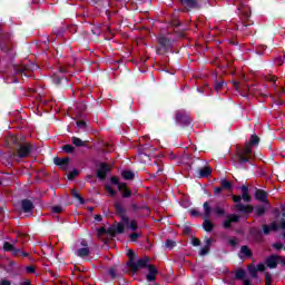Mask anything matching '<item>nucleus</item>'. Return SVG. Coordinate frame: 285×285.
I'll list each match as a JSON object with an SVG mask.
<instances>
[{
	"mask_svg": "<svg viewBox=\"0 0 285 285\" xmlns=\"http://www.w3.org/2000/svg\"><path fill=\"white\" fill-rule=\"evenodd\" d=\"M257 144H259V137L253 135L249 141L245 144V147L237 151V159L239 164H246L247 161H250V157H253L252 147L257 146Z\"/></svg>",
	"mask_w": 285,
	"mask_h": 285,
	"instance_id": "nucleus-1",
	"label": "nucleus"
},
{
	"mask_svg": "<svg viewBox=\"0 0 285 285\" xmlns=\"http://www.w3.org/2000/svg\"><path fill=\"white\" fill-rule=\"evenodd\" d=\"M129 228L130 230H137L138 225H137V220L135 219H129L126 216H122L121 218V223L111 226L107 229V233H109V235H111V237H115V235H117V233H124V227Z\"/></svg>",
	"mask_w": 285,
	"mask_h": 285,
	"instance_id": "nucleus-2",
	"label": "nucleus"
},
{
	"mask_svg": "<svg viewBox=\"0 0 285 285\" xmlns=\"http://www.w3.org/2000/svg\"><path fill=\"white\" fill-rule=\"evenodd\" d=\"M233 199L236 204V210L239 213H244V215H248V213H253V206L250 205H243L242 199L246 203L250 202V195H248V188L243 187V195L242 196H233Z\"/></svg>",
	"mask_w": 285,
	"mask_h": 285,
	"instance_id": "nucleus-3",
	"label": "nucleus"
},
{
	"mask_svg": "<svg viewBox=\"0 0 285 285\" xmlns=\"http://www.w3.org/2000/svg\"><path fill=\"white\" fill-rule=\"evenodd\" d=\"M127 257H129L128 266L134 273H137L139 268H146V264H148V257L140 258L136 262L135 252L131 249L127 252Z\"/></svg>",
	"mask_w": 285,
	"mask_h": 285,
	"instance_id": "nucleus-4",
	"label": "nucleus"
},
{
	"mask_svg": "<svg viewBox=\"0 0 285 285\" xmlns=\"http://www.w3.org/2000/svg\"><path fill=\"white\" fill-rule=\"evenodd\" d=\"M3 250L11 253V255H14L16 257H28V253H24L21 248L14 247V245L8 242L3 244Z\"/></svg>",
	"mask_w": 285,
	"mask_h": 285,
	"instance_id": "nucleus-5",
	"label": "nucleus"
},
{
	"mask_svg": "<svg viewBox=\"0 0 285 285\" xmlns=\"http://www.w3.org/2000/svg\"><path fill=\"white\" fill-rule=\"evenodd\" d=\"M30 150H32V146H30V144H22L18 151L13 155V159H16V161H19V159H23V157L30 155Z\"/></svg>",
	"mask_w": 285,
	"mask_h": 285,
	"instance_id": "nucleus-6",
	"label": "nucleus"
},
{
	"mask_svg": "<svg viewBox=\"0 0 285 285\" xmlns=\"http://www.w3.org/2000/svg\"><path fill=\"white\" fill-rule=\"evenodd\" d=\"M285 212L283 213V218L282 220L277 224V223H272L271 226L268 225H264L263 226V232L265 235H268V233H271V230H279L281 229H285Z\"/></svg>",
	"mask_w": 285,
	"mask_h": 285,
	"instance_id": "nucleus-7",
	"label": "nucleus"
},
{
	"mask_svg": "<svg viewBox=\"0 0 285 285\" xmlns=\"http://www.w3.org/2000/svg\"><path fill=\"white\" fill-rule=\"evenodd\" d=\"M76 255L78 257H88V255H90V249L86 240L76 244Z\"/></svg>",
	"mask_w": 285,
	"mask_h": 285,
	"instance_id": "nucleus-8",
	"label": "nucleus"
},
{
	"mask_svg": "<svg viewBox=\"0 0 285 285\" xmlns=\"http://www.w3.org/2000/svg\"><path fill=\"white\" fill-rule=\"evenodd\" d=\"M111 184H115L116 186H118V190L122 193V197H130L131 195L130 190H128V188L126 187V184L119 183V178L111 177Z\"/></svg>",
	"mask_w": 285,
	"mask_h": 285,
	"instance_id": "nucleus-9",
	"label": "nucleus"
},
{
	"mask_svg": "<svg viewBox=\"0 0 285 285\" xmlns=\"http://www.w3.org/2000/svg\"><path fill=\"white\" fill-rule=\"evenodd\" d=\"M266 264L268 268H276L277 264H281V266H285V259L279 256H271L266 259Z\"/></svg>",
	"mask_w": 285,
	"mask_h": 285,
	"instance_id": "nucleus-10",
	"label": "nucleus"
},
{
	"mask_svg": "<svg viewBox=\"0 0 285 285\" xmlns=\"http://www.w3.org/2000/svg\"><path fill=\"white\" fill-rule=\"evenodd\" d=\"M263 273V271H266V265L264 263H259L257 266L255 265H249L248 266V273L250 277H257V272Z\"/></svg>",
	"mask_w": 285,
	"mask_h": 285,
	"instance_id": "nucleus-11",
	"label": "nucleus"
},
{
	"mask_svg": "<svg viewBox=\"0 0 285 285\" xmlns=\"http://www.w3.org/2000/svg\"><path fill=\"white\" fill-rule=\"evenodd\" d=\"M148 274H147V281L148 282H155L157 279V267L153 265H148Z\"/></svg>",
	"mask_w": 285,
	"mask_h": 285,
	"instance_id": "nucleus-12",
	"label": "nucleus"
},
{
	"mask_svg": "<svg viewBox=\"0 0 285 285\" xmlns=\"http://www.w3.org/2000/svg\"><path fill=\"white\" fill-rule=\"evenodd\" d=\"M235 222H239V216H237L236 214H232L227 216V218L224 220L223 226L224 228H230V224Z\"/></svg>",
	"mask_w": 285,
	"mask_h": 285,
	"instance_id": "nucleus-13",
	"label": "nucleus"
},
{
	"mask_svg": "<svg viewBox=\"0 0 285 285\" xmlns=\"http://www.w3.org/2000/svg\"><path fill=\"white\" fill-rule=\"evenodd\" d=\"M110 170V166L107 164H101L100 167L98 168V177L99 179H106V175Z\"/></svg>",
	"mask_w": 285,
	"mask_h": 285,
	"instance_id": "nucleus-14",
	"label": "nucleus"
},
{
	"mask_svg": "<svg viewBox=\"0 0 285 285\" xmlns=\"http://www.w3.org/2000/svg\"><path fill=\"white\" fill-rule=\"evenodd\" d=\"M70 161L69 158H55L53 159V164H56V166H60V168L62 170H66L68 168V163Z\"/></svg>",
	"mask_w": 285,
	"mask_h": 285,
	"instance_id": "nucleus-15",
	"label": "nucleus"
},
{
	"mask_svg": "<svg viewBox=\"0 0 285 285\" xmlns=\"http://www.w3.org/2000/svg\"><path fill=\"white\" fill-rule=\"evenodd\" d=\"M21 207H22L23 213H32L35 205H32V202H30V200H22Z\"/></svg>",
	"mask_w": 285,
	"mask_h": 285,
	"instance_id": "nucleus-16",
	"label": "nucleus"
},
{
	"mask_svg": "<svg viewBox=\"0 0 285 285\" xmlns=\"http://www.w3.org/2000/svg\"><path fill=\"white\" fill-rule=\"evenodd\" d=\"M181 3L187 10L197 8V0H183Z\"/></svg>",
	"mask_w": 285,
	"mask_h": 285,
	"instance_id": "nucleus-17",
	"label": "nucleus"
},
{
	"mask_svg": "<svg viewBox=\"0 0 285 285\" xmlns=\"http://www.w3.org/2000/svg\"><path fill=\"white\" fill-rule=\"evenodd\" d=\"M267 197H268V196L266 195V191H264V190H259V189H258V190H256V193H255V198L258 199V202L265 203Z\"/></svg>",
	"mask_w": 285,
	"mask_h": 285,
	"instance_id": "nucleus-18",
	"label": "nucleus"
},
{
	"mask_svg": "<svg viewBox=\"0 0 285 285\" xmlns=\"http://www.w3.org/2000/svg\"><path fill=\"white\" fill-rule=\"evenodd\" d=\"M214 227H215V225L213 224V222H210L208 218H205V219H204L203 228H204L207 233H210V230H213Z\"/></svg>",
	"mask_w": 285,
	"mask_h": 285,
	"instance_id": "nucleus-19",
	"label": "nucleus"
},
{
	"mask_svg": "<svg viewBox=\"0 0 285 285\" xmlns=\"http://www.w3.org/2000/svg\"><path fill=\"white\" fill-rule=\"evenodd\" d=\"M6 144H7L8 146H12V144H13V145H17V144H19V137H17V136H9V137L6 139Z\"/></svg>",
	"mask_w": 285,
	"mask_h": 285,
	"instance_id": "nucleus-20",
	"label": "nucleus"
},
{
	"mask_svg": "<svg viewBox=\"0 0 285 285\" xmlns=\"http://www.w3.org/2000/svg\"><path fill=\"white\" fill-rule=\"evenodd\" d=\"M210 173H213V169H210V167H204L199 169L200 177H208Z\"/></svg>",
	"mask_w": 285,
	"mask_h": 285,
	"instance_id": "nucleus-21",
	"label": "nucleus"
},
{
	"mask_svg": "<svg viewBox=\"0 0 285 285\" xmlns=\"http://www.w3.org/2000/svg\"><path fill=\"white\" fill-rule=\"evenodd\" d=\"M204 210H205V219H208L210 217V214L213 213V209L210 208V205L208 202L204 203Z\"/></svg>",
	"mask_w": 285,
	"mask_h": 285,
	"instance_id": "nucleus-22",
	"label": "nucleus"
},
{
	"mask_svg": "<svg viewBox=\"0 0 285 285\" xmlns=\"http://www.w3.org/2000/svg\"><path fill=\"white\" fill-rule=\"evenodd\" d=\"M252 253L250 250L246 247V246H243L240 248V254H239V257H250Z\"/></svg>",
	"mask_w": 285,
	"mask_h": 285,
	"instance_id": "nucleus-23",
	"label": "nucleus"
},
{
	"mask_svg": "<svg viewBox=\"0 0 285 285\" xmlns=\"http://www.w3.org/2000/svg\"><path fill=\"white\" fill-rule=\"evenodd\" d=\"M71 195L75 199H77L78 204H83V198L81 197V194L77 190H72Z\"/></svg>",
	"mask_w": 285,
	"mask_h": 285,
	"instance_id": "nucleus-24",
	"label": "nucleus"
},
{
	"mask_svg": "<svg viewBox=\"0 0 285 285\" xmlns=\"http://www.w3.org/2000/svg\"><path fill=\"white\" fill-rule=\"evenodd\" d=\"M121 175L124 179H135V174L130 170H124Z\"/></svg>",
	"mask_w": 285,
	"mask_h": 285,
	"instance_id": "nucleus-25",
	"label": "nucleus"
},
{
	"mask_svg": "<svg viewBox=\"0 0 285 285\" xmlns=\"http://www.w3.org/2000/svg\"><path fill=\"white\" fill-rule=\"evenodd\" d=\"M71 141L75 146H86V142H83V140L77 137L71 138Z\"/></svg>",
	"mask_w": 285,
	"mask_h": 285,
	"instance_id": "nucleus-26",
	"label": "nucleus"
},
{
	"mask_svg": "<svg viewBox=\"0 0 285 285\" xmlns=\"http://www.w3.org/2000/svg\"><path fill=\"white\" fill-rule=\"evenodd\" d=\"M105 188L110 197H115V195H117V191H115L114 188L110 187V185H107Z\"/></svg>",
	"mask_w": 285,
	"mask_h": 285,
	"instance_id": "nucleus-27",
	"label": "nucleus"
},
{
	"mask_svg": "<svg viewBox=\"0 0 285 285\" xmlns=\"http://www.w3.org/2000/svg\"><path fill=\"white\" fill-rule=\"evenodd\" d=\"M244 277H246V272L244 269H238L236 272V278L237 279H244Z\"/></svg>",
	"mask_w": 285,
	"mask_h": 285,
	"instance_id": "nucleus-28",
	"label": "nucleus"
},
{
	"mask_svg": "<svg viewBox=\"0 0 285 285\" xmlns=\"http://www.w3.org/2000/svg\"><path fill=\"white\" fill-rule=\"evenodd\" d=\"M210 250V247L208 245H205L200 252L199 255L204 256V255H208V252Z\"/></svg>",
	"mask_w": 285,
	"mask_h": 285,
	"instance_id": "nucleus-29",
	"label": "nucleus"
},
{
	"mask_svg": "<svg viewBox=\"0 0 285 285\" xmlns=\"http://www.w3.org/2000/svg\"><path fill=\"white\" fill-rule=\"evenodd\" d=\"M272 283H273V276L269 273H267L265 275V284L271 285Z\"/></svg>",
	"mask_w": 285,
	"mask_h": 285,
	"instance_id": "nucleus-30",
	"label": "nucleus"
},
{
	"mask_svg": "<svg viewBox=\"0 0 285 285\" xmlns=\"http://www.w3.org/2000/svg\"><path fill=\"white\" fill-rule=\"evenodd\" d=\"M159 43L166 48V46H168L170 43V40L166 39V38H159Z\"/></svg>",
	"mask_w": 285,
	"mask_h": 285,
	"instance_id": "nucleus-31",
	"label": "nucleus"
},
{
	"mask_svg": "<svg viewBox=\"0 0 285 285\" xmlns=\"http://www.w3.org/2000/svg\"><path fill=\"white\" fill-rule=\"evenodd\" d=\"M79 175V171L77 169H73L72 171L69 173L68 179H75Z\"/></svg>",
	"mask_w": 285,
	"mask_h": 285,
	"instance_id": "nucleus-32",
	"label": "nucleus"
},
{
	"mask_svg": "<svg viewBox=\"0 0 285 285\" xmlns=\"http://www.w3.org/2000/svg\"><path fill=\"white\" fill-rule=\"evenodd\" d=\"M139 237H141V235L139 233H134L129 236L131 242H137V239H139Z\"/></svg>",
	"mask_w": 285,
	"mask_h": 285,
	"instance_id": "nucleus-33",
	"label": "nucleus"
},
{
	"mask_svg": "<svg viewBox=\"0 0 285 285\" xmlns=\"http://www.w3.org/2000/svg\"><path fill=\"white\" fill-rule=\"evenodd\" d=\"M220 185L223 188H226L227 190L230 189V183H228V180H222Z\"/></svg>",
	"mask_w": 285,
	"mask_h": 285,
	"instance_id": "nucleus-34",
	"label": "nucleus"
},
{
	"mask_svg": "<svg viewBox=\"0 0 285 285\" xmlns=\"http://www.w3.org/2000/svg\"><path fill=\"white\" fill-rule=\"evenodd\" d=\"M165 246H166V248H175V242L168 239V240H166Z\"/></svg>",
	"mask_w": 285,
	"mask_h": 285,
	"instance_id": "nucleus-35",
	"label": "nucleus"
},
{
	"mask_svg": "<svg viewBox=\"0 0 285 285\" xmlns=\"http://www.w3.org/2000/svg\"><path fill=\"white\" fill-rule=\"evenodd\" d=\"M65 153H72V150H75V147H72V145H66L63 147Z\"/></svg>",
	"mask_w": 285,
	"mask_h": 285,
	"instance_id": "nucleus-36",
	"label": "nucleus"
},
{
	"mask_svg": "<svg viewBox=\"0 0 285 285\" xmlns=\"http://www.w3.org/2000/svg\"><path fill=\"white\" fill-rule=\"evenodd\" d=\"M215 213H217L219 215V217H222L225 214L224 208H222V207H216Z\"/></svg>",
	"mask_w": 285,
	"mask_h": 285,
	"instance_id": "nucleus-37",
	"label": "nucleus"
},
{
	"mask_svg": "<svg viewBox=\"0 0 285 285\" xmlns=\"http://www.w3.org/2000/svg\"><path fill=\"white\" fill-rule=\"evenodd\" d=\"M256 212H257L258 215H264L266 209L263 206H259V207L256 208Z\"/></svg>",
	"mask_w": 285,
	"mask_h": 285,
	"instance_id": "nucleus-38",
	"label": "nucleus"
},
{
	"mask_svg": "<svg viewBox=\"0 0 285 285\" xmlns=\"http://www.w3.org/2000/svg\"><path fill=\"white\" fill-rule=\"evenodd\" d=\"M224 88V81L217 82L215 86V90H222Z\"/></svg>",
	"mask_w": 285,
	"mask_h": 285,
	"instance_id": "nucleus-39",
	"label": "nucleus"
},
{
	"mask_svg": "<svg viewBox=\"0 0 285 285\" xmlns=\"http://www.w3.org/2000/svg\"><path fill=\"white\" fill-rule=\"evenodd\" d=\"M274 248H276V250H282V248H284V244L276 243L274 244Z\"/></svg>",
	"mask_w": 285,
	"mask_h": 285,
	"instance_id": "nucleus-40",
	"label": "nucleus"
},
{
	"mask_svg": "<svg viewBox=\"0 0 285 285\" xmlns=\"http://www.w3.org/2000/svg\"><path fill=\"white\" fill-rule=\"evenodd\" d=\"M63 210V208L61 206H56L52 208L53 213H61Z\"/></svg>",
	"mask_w": 285,
	"mask_h": 285,
	"instance_id": "nucleus-41",
	"label": "nucleus"
},
{
	"mask_svg": "<svg viewBox=\"0 0 285 285\" xmlns=\"http://www.w3.org/2000/svg\"><path fill=\"white\" fill-rule=\"evenodd\" d=\"M229 244L230 246H237V238H230Z\"/></svg>",
	"mask_w": 285,
	"mask_h": 285,
	"instance_id": "nucleus-42",
	"label": "nucleus"
},
{
	"mask_svg": "<svg viewBox=\"0 0 285 285\" xmlns=\"http://www.w3.org/2000/svg\"><path fill=\"white\" fill-rule=\"evenodd\" d=\"M139 157H140V159L144 160L145 163H146L147 159H148V155H146V154H140Z\"/></svg>",
	"mask_w": 285,
	"mask_h": 285,
	"instance_id": "nucleus-43",
	"label": "nucleus"
},
{
	"mask_svg": "<svg viewBox=\"0 0 285 285\" xmlns=\"http://www.w3.org/2000/svg\"><path fill=\"white\" fill-rule=\"evenodd\" d=\"M267 81H272V82H276L277 81V78L275 76H269L267 78Z\"/></svg>",
	"mask_w": 285,
	"mask_h": 285,
	"instance_id": "nucleus-44",
	"label": "nucleus"
},
{
	"mask_svg": "<svg viewBox=\"0 0 285 285\" xmlns=\"http://www.w3.org/2000/svg\"><path fill=\"white\" fill-rule=\"evenodd\" d=\"M77 126H78V128H86V122H83V121H78V122H77Z\"/></svg>",
	"mask_w": 285,
	"mask_h": 285,
	"instance_id": "nucleus-45",
	"label": "nucleus"
},
{
	"mask_svg": "<svg viewBox=\"0 0 285 285\" xmlns=\"http://www.w3.org/2000/svg\"><path fill=\"white\" fill-rule=\"evenodd\" d=\"M191 244H193V246H199V239L194 238V239L191 240Z\"/></svg>",
	"mask_w": 285,
	"mask_h": 285,
	"instance_id": "nucleus-46",
	"label": "nucleus"
},
{
	"mask_svg": "<svg viewBox=\"0 0 285 285\" xmlns=\"http://www.w3.org/2000/svg\"><path fill=\"white\" fill-rule=\"evenodd\" d=\"M190 215H193V217H197L198 215L197 209H191Z\"/></svg>",
	"mask_w": 285,
	"mask_h": 285,
	"instance_id": "nucleus-47",
	"label": "nucleus"
},
{
	"mask_svg": "<svg viewBox=\"0 0 285 285\" xmlns=\"http://www.w3.org/2000/svg\"><path fill=\"white\" fill-rule=\"evenodd\" d=\"M27 273H35V267L32 266L27 267Z\"/></svg>",
	"mask_w": 285,
	"mask_h": 285,
	"instance_id": "nucleus-48",
	"label": "nucleus"
},
{
	"mask_svg": "<svg viewBox=\"0 0 285 285\" xmlns=\"http://www.w3.org/2000/svg\"><path fill=\"white\" fill-rule=\"evenodd\" d=\"M219 193H222V187H216L215 188V195H219Z\"/></svg>",
	"mask_w": 285,
	"mask_h": 285,
	"instance_id": "nucleus-49",
	"label": "nucleus"
},
{
	"mask_svg": "<svg viewBox=\"0 0 285 285\" xmlns=\"http://www.w3.org/2000/svg\"><path fill=\"white\" fill-rule=\"evenodd\" d=\"M210 244H213V239L207 238V239H206V245H205V246H209V247H210Z\"/></svg>",
	"mask_w": 285,
	"mask_h": 285,
	"instance_id": "nucleus-50",
	"label": "nucleus"
},
{
	"mask_svg": "<svg viewBox=\"0 0 285 285\" xmlns=\"http://www.w3.org/2000/svg\"><path fill=\"white\" fill-rule=\"evenodd\" d=\"M109 275H111L112 277H115L117 275V273L115 272V269H109Z\"/></svg>",
	"mask_w": 285,
	"mask_h": 285,
	"instance_id": "nucleus-51",
	"label": "nucleus"
},
{
	"mask_svg": "<svg viewBox=\"0 0 285 285\" xmlns=\"http://www.w3.org/2000/svg\"><path fill=\"white\" fill-rule=\"evenodd\" d=\"M95 219H96V222H101L102 217H101V215H96Z\"/></svg>",
	"mask_w": 285,
	"mask_h": 285,
	"instance_id": "nucleus-52",
	"label": "nucleus"
},
{
	"mask_svg": "<svg viewBox=\"0 0 285 285\" xmlns=\"http://www.w3.org/2000/svg\"><path fill=\"white\" fill-rule=\"evenodd\" d=\"M0 285H10V282H8V281H1V282H0Z\"/></svg>",
	"mask_w": 285,
	"mask_h": 285,
	"instance_id": "nucleus-53",
	"label": "nucleus"
},
{
	"mask_svg": "<svg viewBox=\"0 0 285 285\" xmlns=\"http://www.w3.org/2000/svg\"><path fill=\"white\" fill-rule=\"evenodd\" d=\"M98 233L99 235H104V233H106V228H100Z\"/></svg>",
	"mask_w": 285,
	"mask_h": 285,
	"instance_id": "nucleus-54",
	"label": "nucleus"
},
{
	"mask_svg": "<svg viewBox=\"0 0 285 285\" xmlns=\"http://www.w3.org/2000/svg\"><path fill=\"white\" fill-rule=\"evenodd\" d=\"M176 119L177 121H181V117L179 116V114L176 115Z\"/></svg>",
	"mask_w": 285,
	"mask_h": 285,
	"instance_id": "nucleus-55",
	"label": "nucleus"
},
{
	"mask_svg": "<svg viewBox=\"0 0 285 285\" xmlns=\"http://www.w3.org/2000/svg\"><path fill=\"white\" fill-rule=\"evenodd\" d=\"M38 69H39V66L33 65L32 70H38Z\"/></svg>",
	"mask_w": 285,
	"mask_h": 285,
	"instance_id": "nucleus-56",
	"label": "nucleus"
},
{
	"mask_svg": "<svg viewBox=\"0 0 285 285\" xmlns=\"http://www.w3.org/2000/svg\"><path fill=\"white\" fill-rule=\"evenodd\" d=\"M117 210H121V205H116Z\"/></svg>",
	"mask_w": 285,
	"mask_h": 285,
	"instance_id": "nucleus-57",
	"label": "nucleus"
},
{
	"mask_svg": "<svg viewBox=\"0 0 285 285\" xmlns=\"http://www.w3.org/2000/svg\"><path fill=\"white\" fill-rule=\"evenodd\" d=\"M22 285H30V282H24Z\"/></svg>",
	"mask_w": 285,
	"mask_h": 285,
	"instance_id": "nucleus-58",
	"label": "nucleus"
},
{
	"mask_svg": "<svg viewBox=\"0 0 285 285\" xmlns=\"http://www.w3.org/2000/svg\"><path fill=\"white\" fill-rule=\"evenodd\" d=\"M89 210H92V207H89Z\"/></svg>",
	"mask_w": 285,
	"mask_h": 285,
	"instance_id": "nucleus-59",
	"label": "nucleus"
},
{
	"mask_svg": "<svg viewBox=\"0 0 285 285\" xmlns=\"http://www.w3.org/2000/svg\"><path fill=\"white\" fill-rule=\"evenodd\" d=\"M60 81L58 80V81H56V83H59Z\"/></svg>",
	"mask_w": 285,
	"mask_h": 285,
	"instance_id": "nucleus-60",
	"label": "nucleus"
},
{
	"mask_svg": "<svg viewBox=\"0 0 285 285\" xmlns=\"http://www.w3.org/2000/svg\"><path fill=\"white\" fill-rule=\"evenodd\" d=\"M23 69H20V72H22Z\"/></svg>",
	"mask_w": 285,
	"mask_h": 285,
	"instance_id": "nucleus-61",
	"label": "nucleus"
}]
</instances>
